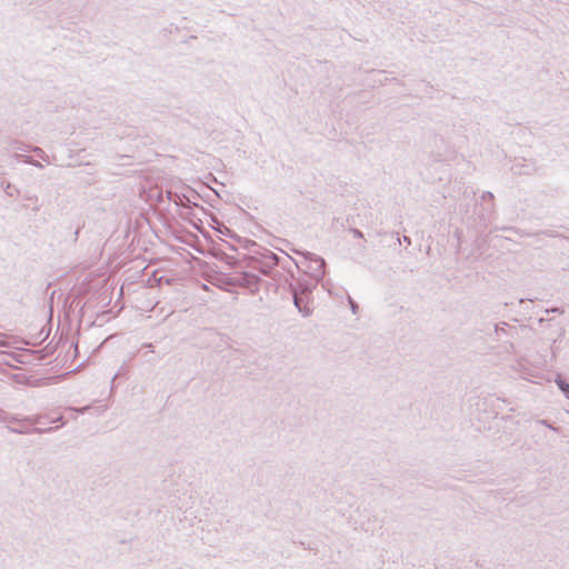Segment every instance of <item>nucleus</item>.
I'll use <instances>...</instances> for the list:
<instances>
[{"label": "nucleus", "mask_w": 569, "mask_h": 569, "mask_svg": "<svg viewBox=\"0 0 569 569\" xmlns=\"http://www.w3.org/2000/svg\"><path fill=\"white\" fill-rule=\"evenodd\" d=\"M310 257H312V260L318 264V267L313 271V277L319 279L325 274V260L311 253Z\"/></svg>", "instance_id": "nucleus-1"}, {"label": "nucleus", "mask_w": 569, "mask_h": 569, "mask_svg": "<svg viewBox=\"0 0 569 569\" xmlns=\"http://www.w3.org/2000/svg\"><path fill=\"white\" fill-rule=\"evenodd\" d=\"M555 381L560 390L566 395V397L569 398V383L563 381L560 376H558Z\"/></svg>", "instance_id": "nucleus-2"}, {"label": "nucleus", "mask_w": 569, "mask_h": 569, "mask_svg": "<svg viewBox=\"0 0 569 569\" xmlns=\"http://www.w3.org/2000/svg\"><path fill=\"white\" fill-rule=\"evenodd\" d=\"M293 302L298 310L302 311V308L300 307V299L297 296H295Z\"/></svg>", "instance_id": "nucleus-3"}, {"label": "nucleus", "mask_w": 569, "mask_h": 569, "mask_svg": "<svg viewBox=\"0 0 569 569\" xmlns=\"http://www.w3.org/2000/svg\"><path fill=\"white\" fill-rule=\"evenodd\" d=\"M349 302H350L352 312L356 313L358 306L353 302V300L351 298H349Z\"/></svg>", "instance_id": "nucleus-4"}, {"label": "nucleus", "mask_w": 569, "mask_h": 569, "mask_svg": "<svg viewBox=\"0 0 569 569\" xmlns=\"http://www.w3.org/2000/svg\"><path fill=\"white\" fill-rule=\"evenodd\" d=\"M352 233H353V236H355V237H357V238H362V232H361V231H359L358 229H353V230H352Z\"/></svg>", "instance_id": "nucleus-5"}, {"label": "nucleus", "mask_w": 569, "mask_h": 569, "mask_svg": "<svg viewBox=\"0 0 569 569\" xmlns=\"http://www.w3.org/2000/svg\"><path fill=\"white\" fill-rule=\"evenodd\" d=\"M300 312H301L305 317H308V316L311 313V311H310V309H309V308H303V309H302V311H300Z\"/></svg>", "instance_id": "nucleus-6"}, {"label": "nucleus", "mask_w": 569, "mask_h": 569, "mask_svg": "<svg viewBox=\"0 0 569 569\" xmlns=\"http://www.w3.org/2000/svg\"><path fill=\"white\" fill-rule=\"evenodd\" d=\"M540 423H542L543 426L548 427L549 429L551 430H556L551 425H549L546 420H541Z\"/></svg>", "instance_id": "nucleus-7"}, {"label": "nucleus", "mask_w": 569, "mask_h": 569, "mask_svg": "<svg viewBox=\"0 0 569 569\" xmlns=\"http://www.w3.org/2000/svg\"><path fill=\"white\" fill-rule=\"evenodd\" d=\"M487 198H492V193L488 192Z\"/></svg>", "instance_id": "nucleus-8"}, {"label": "nucleus", "mask_w": 569, "mask_h": 569, "mask_svg": "<svg viewBox=\"0 0 569 569\" xmlns=\"http://www.w3.org/2000/svg\"><path fill=\"white\" fill-rule=\"evenodd\" d=\"M487 198H492V193L488 192Z\"/></svg>", "instance_id": "nucleus-9"}]
</instances>
